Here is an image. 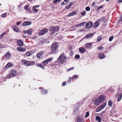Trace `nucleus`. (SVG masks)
I'll return each instance as SVG.
<instances>
[{
  "mask_svg": "<svg viewBox=\"0 0 122 122\" xmlns=\"http://www.w3.org/2000/svg\"><path fill=\"white\" fill-rule=\"evenodd\" d=\"M66 57L65 54L62 53L60 55L57 61H59L60 62L64 63L66 62Z\"/></svg>",
  "mask_w": 122,
  "mask_h": 122,
  "instance_id": "f257e3e1",
  "label": "nucleus"
},
{
  "mask_svg": "<svg viewBox=\"0 0 122 122\" xmlns=\"http://www.w3.org/2000/svg\"><path fill=\"white\" fill-rule=\"evenodd\" d=\"M17 71L15 69H12L11 70L9 75V77L8 78H12L16 76L17 73Z\"/></svg>",
  "mask_w": 122,
  "mask_h": 122,
  "instance_id": "f03ea898",
  "label": "nucleus"
},
{
  "mask_svg": "<svg viewBox=\"0 0 122 122\" xmlns=\"http://www.w3.org/2000/svg\"><path fill=\"white\" fill-rule=\"evenodd\" d=\"M33 62L31 61H29L25 60H23L22 61V64H24L27 66H30L33 65Z\"/></svg>",
  "mask_w": 122,
  "mask_h": 122,
  "instance_id": "7ed1b4c3",
  "label": "nucleus"
},
{
  "mask_svg": "<svg viewBox=\"0 0 122 122\" xmlns=\"http://www.w3.org/2000/svg\"><path fill=\"white\" fill-rule=\"evenodd\" d=\"M103 18H104V17H102V18L98 19L97 21L95 22L93 24V27L94 28L97 27L100 25V23L101 21L102 20Z\"/></svg>",
  "mask_w": 122,
  "mask_h": 122,
  "instance_id": "20e7f679",
  "label": "nucleus"
},
{
  "mask_svg": "<svg viewBox=\"0 0 122 122\" xmlns=\"http://www.w3.org/2000/svg\"><path fill=\"white\" fill-rule=\"evenodd\" d=\"M57 45L58 43H55L52 45L51 46V50L52 52H54L56 50Z\"/></svg>",
  "mask_w": 122,
  "mask_h": 122,
  "instance_id": "39448f33",
  "label": "nucleus"
},
{
  "mask_svg": "<svg viewBox=\"0 0 122 122\" xmlns=\"http://www.w3.org/2000/svg\"><path fill=\"white\" fill-rule=\"evenodd\" d=\"M52 58H50L47 59L46 60L42 62V65L44 66H46L48 62L52 60Z\"/></svg>",
  "mask_w": 122,
  "mask_h": 122,
  "instance_id": "423d86ee",
  "label": "nucleus"
},
{
  "mask_svg": "<svg viewBox=\"0 0 122 122\" xmlns=\"http://www.w3.org/2000/svg\"><path fill=\"white\" fill-rule=\"evenodd\" d=\"M48 31V30L46 28H44L41 30L39 32V34L40 35H42L46 33Z\"/></svg>",
  "mask_w": 122,
  "mask_h": 122,
  "instance_id": "0eeeda50",
  "label": "nucleus"
},
{
  "mask_svg": "<svg viewBox=\"0 0 122 122\" xmlns=\"http://www.w3.org/2000/svg\"><path fill=\"white\" fill-rule=\"evenodd\" d=\"M50 30L52 31L56 32L58 31L59 30V28L58 27H53V26H51L50 27Z\"/></svg>",
  "mask_w": 122,
  "mask_h": 122,
  "instance_id": "6e6552de",
  "label": "nucleus"
},
{
  "mask_svg": "<svg viewBox=\"0 0 122 122\" xmlns=\"http://www.w3.org/2000/svg\"><path fill=\"white\" fill-rule=\"evenodd\" d=\"M106 98V97L104 95H102L100 96L99 97V99L100 101L102 102H103Z\"/></svg>",
  "mask_w": 122,
  "mask_h": 122,
  "instance_id": "1a4fd4ad",
  "label": "nucleus"
},
{
  "mask_svg": "<svg viewBox=\"0 0 122 122\" xmlns=\"http://www.w3.org/2000/svg\"><path fill=\"white\" fill-rule=\"evenodd\" d=\"M92 25V22H90L86 23V28L89 29L91 28Z\"/></svg>",
  "mask_w": 122,
  "mask_h": 122,
  "instance_id": "9d476101",
  "label": "nucleus"
},
{
  "mask_svg": "<svg viewBox=\"0 0 122 122\" xmlns=\"http://www.w3.org/2000/svg\"><path fill=\"white\" fill-rule=\"evenodd\" d=\"M44 54V53L42 51H40L36 55L37 57L39 58H41Z\"/></svg>",
  "mask_w": 122,
  "mask_h": 122,
  "instance_id": "9b49d317",
  "label": "nucleus"
},
{
  "mask_svg": "<svg viewBox=\"0 0 122 122\" xmlns=\"http://www.w3.org/2000/svg\"><path fill=\"white\" fill-rule=\"evenodd\" d=\"M17 50L20 52H24L26 51V49L24 47H17Z\"/></svg>",
  "mask_w": 122,
  "mask_h": 122,
  "instance_id": "f8f14e48",
  "label": "nucleus"
},
{
  "mask_svg": "<svg viewBox=\"0 0 122 122\" xmlns=\"http://www.w3.org/2000/svg\"><path fill=\"white\" fill-rule=\"evenodd\" d=\"M13 66V64L10 62L8 63L5 67L4 69L6 70L8 68L12 66Z\"/></svg>",
  "mask_w": 122,
  "mask_h": 122,
  "instance_id": "ddd939ff",
  "label": "nucleus"
},
{
  "mask_svg": "<svg viewBox=\"0 0 122 122\" xmlns=\"http://www.w3.org/2000/svg\"><path fill=\"white\" fill-rule=\"evenodd\" d=\"M92 45V44L91 43H87L84 45V46L86 48L90 49V47Z\"/></svg>",
  "mask_w": 122,
  "mask_h": 122,
  "instance_id": "4468645a",
  "label": "nucleus"
},
{
  "mask_svg": "<svg viewBox=\"0 0 122 122\" xmlns=\"http://www.w3.org/2000/svg\"><path fill=\"white\" fill-rule=\"evenodd\" d=\"M102 102L100 101L99 99L96 100L94 102V104L96 105H98Z\"/></svg>",
  "mask_w": 122,
  "mask_h": 122,
  "instance_id": "2eb2a0df",
  "label": "nucleus"
},
{
  "mask_svg": "<svg viewBox=\"0 0 122 122\" xmlns=\"http://www.w3.org/2000/svg\"><path fill=\"white\" fill-rule=\"evenodd\" d=\"M6 58L7 59H9L11 57V55L10 52H7L5 54Z\"/></svg>",
  "mask_w": 122,
  "mask_h": 122,
  "instance_id": "dca6fc26",
  "label": "nucleus"
},
{
  "mask_svg": "<svg viewBox=\"0 0 122 122\" xmlns=\"http://www.w3.org/2000/svg\"><path fill=\"white\" fill-rule=\"evenodd\" d=\"M18 45L20 46H22L23 45V43L21 40H19L17 41Z\"/></svg>",
  "mask_w": 122,
  "mask_h": 122,
  "instance_id": "f3484780",
  "label": "nucleus"
},
{
  "mask_svg": "<svg viewBox=\"0 0 122 122\" xmlns=\"http://www.w3.org/2000/svg\"><path fill=\"white\" fill-rule=\"evenodd\" d=\"M31 24V22L27 21L24 22L23 23V25L24 26H26L30 25Z\"/></svg>",
  "mask_w": 122,
  "mask_h": 122,
  "instance_id": "a211bd4d",
  "label": "nucleus"
},
{
  "mask_svg": "<svg viewBox=\"0 0 122 122\" xmlns=\"http://www.w3.org/2000/svg\"><path fill=\"white\" fill-rule=\"evenodd\" d=\"M79 51L81 53H83L86 51V50L84 47H80L79 49Z\"/></svg>",
  "mask_w": 122,
  "mask_h": 122,
  "instance_id": "6ab92c4d",
  "label": "nucleus"
},
{
  "mask_svg": "<svg viewBox=\"0 0 122 122\" xmlns=\"http://www.w3.org/2000/svg\"><path fill=\"white\" fill-rule=\"evenodd\" d=\"M74 4V2H71L65 8L67 9H69Z\"/></svg>",
  "mask_w": 122,
  "mask_h": 122,
  "instance_id": "aec40b11",
  "label": "nucleus"
},
{
  "mask_svg": "<svg viewBox=\"0 0 122 122\" xmlns=\"http://www.w3.org/2000/svg\"><path fill=\"white\" fill-rule=\"evenodd\" d=\"M118 97L117 99V102H119L120 101L121 99V98L122 97V93H120L118 95Z\"/></svg>",
  "mask_w": 122,
  "mask_h": 122,
  "instance_id": "412c9836",
  "label": "nucleus"
},
{
  "mask_svg": "<svg viewBox=\"0 0 122 122\" xmlns=\"http://www.w3.org/2000/svg\"><path fill=\"white\" fill-rule=\"evenodd\" d=\"M98 56L100 59H104L105 57V56L102 53H101L99 54Z\"/></svg>",
  "mask_w": 122,
  "mask_h": 122,
  "instance_id": "4be33fe9",
  "label": "nucleus"
},
{
  "mask_svg": "<svg viewBox=\"0 0 122 122\" xmlns=\"http://www.w3.org/2000/svg\"><path fill=\"white\" fill-rule=\"evenodd\" d=\"M76 12L75 11H73L72 12L69 13V14L68 16H72L73 15H76Z\"/></svg>",
  "mask_w": 122,
  "mask_h": 122,
  "instance_id": "5701e85b",
  "label": "nucleus"
},
{
  "mask_svg": "<svg viewBox=\"0 0 122 122\" xmlns=\"http://www.w3.org/2000/svg\"><path fill=\"white\" fill-rule=\"evenodd\" d=\"M13 29L16 32H17L19 31V29L18 27L16 25L13 26Z\"/></svg>",
  "mask_w": 122,
  "mask_h": 122,
  "instance_id": "b1692460",
  "label": "nucleus"
},
{
  "mask_svg": "<svg viewBox=\"0 0 122 122\" xmlns=\"http://www.w3.org/2000/svg\"><path fill=\"white\" fill-rule=\"evenodd\" d=\"M113 103V102L111 100L109 101L108 102V106L111 107H112V105Z\"/></svg>",
  "mask_w": 122,
  "mask_h": 122,
  "instance_id": "393cba45",
  "label": "nucleus"
},
{
  "mask_svg": "<svg viewBox=\"0 0 122 122\" xmlns=\"http://www.w3.org/2000/svg\"><path fill=\"white\" fill-rule=\"evenodd\" d=\"M25 55L27 56H30L32 54V53L31 51H28L25 53Z\"/></svg>",
  "mask_w": 122,
  "mask_h": 122,
  "instance_id": "a878e982",
  "label": "nucleus"
},
{
  "mask_svg": "<svg viewBox=\"0 0 122 122\" xmlns=\"http://www.w3.org/2000/svg\"><path fill=\"white\" fill-rule=\"evenodd\" d=\"M32 32V30L31 29H30L27 31V33L29 35H31Z\"/></svg>",
  "mask_w": 122,
  "mask_h": 122,
  "instance_id": "bb28decb",
  "label": "nucleus"
},
{
  "mask_svg": "<svg viewBox=\"0 0 122 122\" xmlns=\"http://www.w3.org/2000/svg\"><path fill=\"white\" fill-rule=\"evenodd\" d=\"M32 10L33 12L35 13H37L38 11V9H37L36 8L33 6L32 7Z\"/></svg>",
  "mask_w": 122,
  "mask_h": 122,
  "instance_id": "cd10ccee",
  "label": "nucleus"
},
{
  "mask_svg": "<svg viewBox=\"0 0 122 122\" xmlns=\"http://www.w3.org/2000/svg\"><path fill=\"white\" fill-rule=\"evenodd\" d=\"M103 108H102V107L100 106H99L97 109L96 110V112H98L102 110Z\"/></svg>",
  "mask_w": 122,
  "mask_h": 122,
  "instance_id": "c85d7f7f",
  "label": "nucleus"
},
{
  "mask_svg": "<svg viewBox=\"0 0 122 122\" xmlns=\"http://www.w3.org/2000/svg\"><path fill=\"white\" fill-rule=\"evenodd\" d=\"M93 34L92 33H90L86 35V38H88L93 36Z\"/></svg>",
  "mask_w": 122,
  "mask_h": 122,
  "instance_id": "c756f323",
  "label": "nucleus"
},
{
  "mask_svg": "<svg viewBox=\"0 0 122 122\" xmlns=\"http://www.w3.org/2000/svg\"><path fill=\"white\" fill-rule=\"evenodd\" d=\"M86 23V22H84L82 23H81L80 24H78L77 25V26H76V27H77L80 26H84V25H85Z\"/></svg>",
  "mask_w": 122,
  "mask_h": 122,
  "instance_id": "7c9ffc66",
  "label": "nucleus"
},
{
  "mask_svg": "<svg viewBox=\"0 0 122 122\" xmlns=\"http://www.w3.org/2000/svg\"><path fill=\"white\" fill-rule=\"evenodd\" d=\"M96 119L98 122H101V119L99 116H96Z\"/></svg>",
  "mask_w": 122,
  "mask_h": 122,
  "instance_id": "2f4dec72",
  "label": "nucleus"
},
{
  "mask_svg": "<svg viewBox=\"0 0 122 122\" xmlns=\"http://www.w3.org/2000/svg\"><path fill=\"white\" fill-rule=\"evenodd\" d=\"M83 120L82 118H77L76 119V121L77 122H83Z\"/></svg>",
  "mask_w": 122,
  "mask_h": 122,
  "instance_id": "473e14b6",
  "label": "nucleus"
},
{
  "mask_svg": "<svg viewBox=\"0 0 122 122\" xmlns=\"http://www.w3.org/2000/svg\"><path fill=\"white\" fill-rule=\"evenodd\" d=\"M102 39V37L101 36H99L97 37V41H100Z\"/></svg>",
  "mask_w": 122,
  "mask_h": 122,
  "instance_id": "72a5a7b5",
  "label": "nucleus"
},
{
  "mask_svg": "<svg viewBox=\"0 0 122 122\" xmlns=\"http://www.w3.org/2000/svg\"><path fill=\"white\" fill-rule=\"evenodd\" d=\"M48 91L46 90H42V93L43 94H46L47 93Z\"/></svg>",
  "mask_w": 122,
  "mask_h": 122,
  "instance_id": "f704fd0d",
  "label": "nucleus"
},
{
  "mask_svg": "<svg viewBox=\"0 0 122 122\" xmlns=\"http://www.w3.org/2000/svg\"><path fill=\"white\" fill-rule=\"evenodd\" d=\"M37 66L38 67H40L42 68L43 69H44V68L42 67L41 64H37Z\"/></svg>",
  "mask_w": 122,
  "mask_h": 122,
  "instance_id": "c9c22d12",
  "label": "nucleus"
},
{
  "mask_svg": "<svg viewBox=\"0 0 122 122\" xmlns=\"http://www.w3.org/2000/svg\"><path fill=\"white\" fill-rule=\"evenodd\" d=\"M7 15V13H5L1 15V17H5Z\"/></svg>",
  "mask_w": 122,
  "mask_h": 122,
  "instance_id": "e433bc0d",
  "label": "nucleus"
},
{
  "mask_svg": "<svg viewBox=\"0 0 122 122\" xmlns=\"http://www.w3.org/2000/svg\"><path fill=\"white\" fill-rule=\"evenodd\" d=\"M29 6V5H25L24 6V9H25L27 10H29V9H28V8Z\"/></svg>",
  "mask_w": 122,
  "mask_h": 122,
  "instance_id": "4c0bfd02",
  "label": "nucleus"
},
{
  "mask_svg": "<svg viewBox=\"0 0 122 122\" xmlns=\"http://www.w3.org/2000/svg\"><path fill=\"white\" fill-rule=\"evenodd\" d=\"M60 1V0H54L53 1V3L54 4H56L57 3H59Z\"/></svg>",
  "mask_w": 122,
  "mask_h": 122,
  "instance_id": "58836bf2",
  "label": "nucleus"
},
{
  "mask_svg": "<svg viewBox=\"0 0 122 122\" xmlns=\"http://www.w3.org/2000/svg\"><path fill=\"white\" fill-rule=\"evenodd\" d=\"M75 57L76 59H78L80 58V56L79 55L77 54L75 55Z\"/></svg>",
  "mask_w": 122,
  "mask_h": 122,
  "instance_id": "ea45409f",
  "label": "nucleus"
},
{
  "mask_svg": "<svg viewBox=\"0 0 122 122\" xmlns=\"http://www.w3.org/2000/svg\"><path fill=\"white\" fill-rule=\"evenodd\" d=\"M86 13V12L85 11H84L81 12V14L82 16H84L85 15Z\"/></svg>",
  "mask_w": 122,
  "mask_h": 122,
  "instance_id": "a19ab883",
  "label": "nucleus"
},
{
  "mask_svg": "<svg viewBox=\"0 0 122 122\" xmlns=\"http://www.w3.org/2000/svg\"><path fill=\"white\" fill-rule=\"evenodd\" d=\"M106 105V103H103L102 105L100 106L102 107V108L103 109L105 107Z\"/></svg>",
  "mask_w": 122,
  "mask_h": 122,
  "instance_id": "79ce46f5",
  "label": "nucleus"
},
{
  "mask_svg": "<svg viewBox=\"0 0 122 122\" xmlns=\"http://www.w3.org/2000/svg\"><path fill=\"white\" fill-rule=\"evenodd\" d=\"M113 36H112L110 37V38H109V41H112V39H113Z\"/></svg>",
  "mask_w": 122,
  "mask_h": 122,
  "instance_id": "37998d69",
  "label": "nucleus"
},
{
  "mask_svg": "<svg viewBox=\"0 0 122 122\" xmlns=\"http://www.w3.org/2000/svg\"><path fill=\"white\" fill-rule=\"evenodd\" d=\"M5 47V45H2L0 44V48H3Z\"/></svg>",
  "mask_w": 122,
  "mask_h": 122,
  "instance_id": "c03bdc74",
  "label": "nucleus"
},
{
  "mask_svg": "<svg viewBox=\"0 0 122 122\" xmlns=\"http://www.w3.org/2000/svg\"><path fill=\"white\" fill-rule=\"evenodd\" d=\"M90 8L89 6L85 8L86 10L87 11H89L90 10Z\"/></svg>",
  "mask_w": 122,
  "mask_h": 122,
  "instance_id": "a18cd8bd",
  "label": "nucleus"
},
{
  "mask_svg": "<svg viewBox=\"0 0 122 122\" xmlns=\"http://www.w3.org/2000/svg\"><path fill=\"white\" fill-rule=\"evenodd\" d=\"M89 115V113L88 112H86V115L85 116V117L86 118Z\"/></svg>",
  "mask_w": 122,
  "mask_h": 122,
  "instance_id": "49530a36",
  "label": "nucleus"
},
{
  "mask_svg": "<svg viewBox=\"0 0 122 122\" xmlns=\"http://www.w3.org/2000/svg\"><path fill=\"white\" fill-rule=\"evenodd\" d=\"M102 7H103L102 6H100L97 9V11L98 10H99L101 9L102 8Z\"/></svg>",
  "mask_w": 122,
  "mask_h": 122,
  "instance_id": "de8ad7c7",
  "label": "nucleus"
},
{
  "mask_svg": "<svg viewBox=\"0 0 122 122\" xmlns=\"http://www.w3.org/2000/svg\"><path fill=\"white\" fill-rule=\"evenodd\" d=\"M5 34V33H3L2 34L0 35V38H1L2 37H3L4 35Z\"/></svg>",
  "mask_w": 122,
  "mask_h": 122,
  "instance_id": "09e8293b",
  "label": "nucleus"
},
{
  "mask_svg": "<svg viewBox=\"0 0 122 122\" xmlns=\"http://www.w3.org/2000/svg\"><path fill=\"white\" fill-rule=\"evenodd\" d=\"M97 48L98 50H101L103 48V47L102 46H100L97 47Z\"/></svg>",
  "mask_w": 122,
  "mask_h": 122,
  "instance_id": "8fccbe9b",
  "label": "nucleus"
},
{
  "mask_svg": "<svg viewBox=\"0 0 122 122\" xmlns=\"http://www.w3.org/2000/svg\"><path fill=\"white\" fill-rule=\"evenodd\" d=\"M21 23V21H19V22H17V25H19Z\"/></svg>",
  "mask_w": 122,
  "mask_h": 122,
  "instance_id": "3c124183",
  "label": "nucleus"
},
{
  "mask_svg": "<svg viewBox=\"0 0 122 122\" xmlns=\"http://www.w3.org/2000/svg\"><path fill=\"white\" fill-rule=\"evenodd\" d=\"M69 0H64V1L66 3L67 2H68L66 4H67L69 3Z\"/></svg>",
  "mask_w": 122,
  "mask_h": 122,
  "instance_id": "603ef678",
  "label": "nucleus"
},
{
  "mask_svg": "<svg viewBox=\"0 0 122 122\" xmlns=\"http://www.w3.org/2000/svg\"><path fill=\"white\" fill-rule=\"evenodd\" d=\"M40 6L39 5H37L33 6L35 8H38Z\"/></svg>",
  "mask_w": 122,
  "mask_h": 122,
  "instance_id": "864d4df0",
  "label": "nucleus"
},
{
  "mask_svg": "<svg viewBox=\"0 0 122 122\" xmlns=\"http://www.w3.org/2000/svg\"><path fill=\"white\" fill-rule=\"evenodd\" d=\"M66 82H64L62 83V85L63 86H64L66 85Z\"/></svg>",
  "mask_w": 122,
  "mask_h": 122,
  "instance_id": "5fc2aeb1",
  "label": "nucleus"
},
{
  "mask_svg": "<svg viewBox=\"0 0 122 122\" xmlns=\"http://www.w3.org/2000/svg\"><path fill=\"white\" fill-rule=\"evenodd\" d=\"M73 69V68H71V69H68L67 70V71H69L72 70Z\"/></svg>",
  "mask_w": 122,
  "mask_h": 122,
  "instance_id": "6e6d98bb",
  "label": "nucleus"
},
{
  "mask_svg": "<svg viewBox=\"0 0 122 122\" xmlns=\"http://www.w3.org/2000/svg\"><path fill=\"white\" fill-rule=\"evenodd\" d=\"M78 109H76V110H74V113H75L76 112V111H78Z\"/></svg>",
  "mask_w": 122,
  "mask_h": 122,
  "instance_id": "4d7b16f0",
  "label": "nucleus"
},
{
  "mask_svg": "<svg viewBox=\"0 0 122 122\" xmlns=\"http://www.w3.org/2000/svg\"><path fill=\"white\" fill-rule=\"evenodd\" d=\"M77 76H78L77 75H75L73 76V77H74L75 78H76L77 77Z\"/></svg>",
  "mask_w": 122,
  "mask_h": 122,
  "instance_id": "13d9d810",
  "label": "nucleus"
},
{
  "mask_svg": "<svg viewBox=\"0 0 122 122\" xmlns=\"http://www.w3.org/2000/svg\"><path fill=\"white\" fill-rule=\"evenodd\" d=\"M95 2H93V4L92 5V6H93L94 5H95Z\"/></svg>",
  "mask_w": 122,
  "mask_h": 122,
  "instance_id": "bf43d9fd",
  "label": "nucleus"
},
{
  "mask_svg": "<svg viewBox=\"0 0 122 122\" xmlns=\"http://www.w3.org/2000/svg\"><path fill=\"white\" fill-rule=\"evenodd\" d=\"M61 5H64L65 4V3H64V2H62L61 3Z\"/></svg>",
  "mask_w": 122,
  "mask_h": 122,
  "instance_id": "052dcab7",
  "label": "nucleus"
},
{
  "mask_svg": "<svg viewBox=\"0 0 122 122\" xmlns=\"http://www.w3.org/2000/svg\"><path fill=\"white\" fill-rule=\"evenodd\" d=\"M118 1L120 2H122V0H118Z\"/></svg>",
  "mask_w": 122,
  "mask_h": 122,
  "instance_id": "680f3d73",
  "label": "nucleus"
},
{
  "mask_svg": "<svg viewBox=\"0 0 122 122\" xmlns=\"http://www.w3.org/2000/svg\"><path fill=\"white\" fill-rule=\"evenodd\" d=\"M82 30H80L79 31H81Z\"/></svg>",
  "mask_w": 122,
  "mask_h": 122,
  "instance_id": "e2e57ef3",
  "label": "nucleus"
},
{
  "mask_svg": "<svg viewBox=\"0 0 122 122\" xmlns=\"http://www.w3.org/2000/svg\"><path fill=\"white\" fill-rule=\"evenodd\" d=\"M110 0H106V1L108 2L110 1Z\"/></svg>",
  "mask_w": 122,
  "mask_h": 122,
  "instance_id": "0e129e2a",
  "label": "nucleus"
},
{
  "mask_svg": "<svg viewBox=\"0 0 122 122\" xmlns=\"http://www.w3.org/2000/svg\"><path fill=\"white\" fill-rule=\"evenodd\" d=\"M24 33H26V31H24Z\"/></svg>",
  "mask_w": 122,
  "mask_h": 122,
  "instance_id": "69168bd1",
  "label": "nucleus"
},
{
  "mask_svg": "<svg viewBox=\"0 0 122 122\" xmlns=\"http://www.w3.org/2000/svg\"><path fill=\"white\" fill-rule=\"evenodd\" d=\"M74 26H72V27H74Z\"/></svg>",
  "mask_w": 122,
  "mask_h": 122,
  "instance_id": "338daca9",
  "label": "nucleus"
},
{
  "mask_svg": "<svg viewBox=\"0 0 122 122\" xmlns=\"http://www.w3.org/2000/svg\"><path fill=\"white\" fill-rule=\"evenodd\" d=\"M70 81H71V80H70V82L69 83H70V82H71Z\"/></svg>",
  "mask_w": 122,
  "mask_h": 122,
  "instance_id": "774afa93",
  "label": "nucleus"
}]
</instances>
